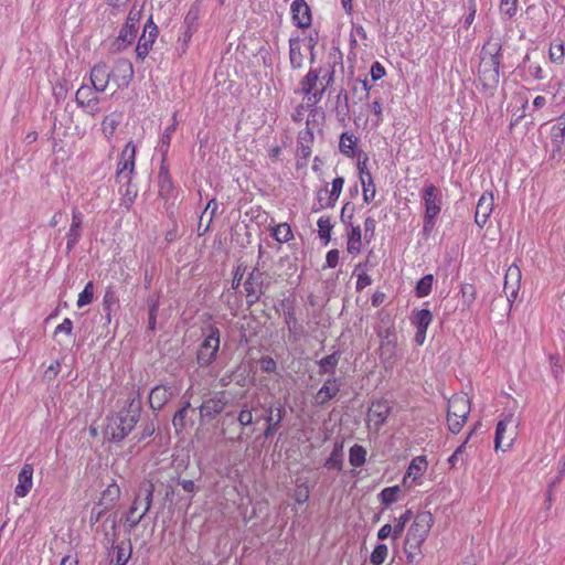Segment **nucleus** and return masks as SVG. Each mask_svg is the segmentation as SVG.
Returning <instances> with one entry per match:
<instances>
[{"label": "nucleus", "instance_id": "f257e3e1", "mask_svg": "<svg viewBox=\"0 0 565 565\" xmlns=\"http://www.w3.org/2000/svg\"><path fill=\"white\" fill-rule=\"evenodd\" d=\"M142 404L139 392L131 393L118 412L106 417L105 438L114 444L121 443L136 427L140 419Z\"/></svg>", "mask_w": 565, "mask_h": 565}, {"label": "nucleus", "instance_id": "f03ea898", "mask_svg": "<svg viewBox=\"0 0 565 565\" xmlns=\"http://www.w3.org/2000/svg\"><path fill=\"white\" fill-rule=\"evenodd\" d=\"M502 46L499 41L489 40L481 49L478 70L479 81L483 88L494 89L499 84Z\"/></svg>", "mask_w": 565, "mask_h": 565}, {"label": "nucleus", "instance_id": "7ed1b4c3", "mask_svg": "<svg viewBox=\"0 0 565 565\" xmlns=\"http://www.w3.org/2000/svg\"><path fill=\"white\" fill-rule=\"evenodd\" d=\"M433 523V514L428 511L420 512L415 516L414 522L407 531L404 546V551L409 563L414 562L419 554L420 546L426 540Z\"/></svg>", "mask_w": 565, "mask_h": 565}, {"label": "nucleus", "instance_id": "20e7f679", "mask_svg": "<svg viewBox=\"0 0 565 565\" xmlns=\"http://www.w3.org/2000/svg\"><path fill=\"white\" fill-rule=\"evenodd\" d=\"M375 332L380 339V359L384 364L392 365L397 354V333L390 316L381 318Z\"/></svg>", "mask_w": 565, "mask_h": 565}, {"label": "nucleus", "instance_id": "39448f33", "mask_svg": "<svg viewBox=\"0 0 565 565\" xmlns=\"http://www.w3.org/2000/svg\"><path fill=\"white\" fill-rule=\"evenodd\" d=\"M221 343V331L216 326H209L203 342L196 352V362L200 367L210 366L217 356Z\"/></svg>", "mask_w": 565, "mask_h": 565}, {"label": "nucleus", "instance_id": "423d86ee", "mask_svg": "<svg viewBox=\"0 0 565 565\" xmlns=\"http://www.w3.org/2000/svg\"><path fill=\"white\" fill-rule=\"evenodd\" d=\"M470 413V401L466 395H454L448 401L447 424L452 434H458Z\"/></svg>", "mask_w": 565, "mask_h": 565}, {"label": "nucleus", "instance_id": "0eeeda50", "mask_svg": "<svg viewBox=\"0 0 565 565\" xmlns=\"http://www.w3.org/2000/svg\"><path fill=\"white\" fill-rule=\"evenodd\" d=\"M320 72L316 68H310L307 75L300 81L301 92L307 99V107L316 106L323 97L326 86L320 83Z\"/></svg>", "mask_w": 565, "mask_h": 565}, {"label": "nucleus", "instance_id": "6e6552de", "mask_svg": "<svg viewBox=\"0 0 565 565\" xmlns=\"http://www.w3.org/2000/svg\"><path fill=\"white\" fill-rule=\"evenodd\" d=\"M141 492L145 493L143 498V511L138 516H135V512L138 510L139 504V495L134 500L132 504L130 505L126 516H125V523L128 525L129 530L135 529L146 516V514L149 512L152 500H153V492H154V484L152 482H147L142 486Z\"/></svg>", "mask_w": 565, "mask_h": 565}, {"label": "nucleus", "instance_id": "1a4fd4ad", "mask_svg": "<svg viewBox=\"0 0 565 565\" xmlns=\"http://www.w3.org/2000/svg\"><path fill=\"white\" fill-rule=\"evenodd\" d=\"M135 156L136 147L130 141L121 151L120 159L117 164L115 178L118 183L132 180V175L135 173Z\"/></svg>", "mask_w": 565, "mask_h": 565}, {"label": "nucleus", "instance_id": "9d476101", "mask_svg": "<svg viewBox=\"0 0 565 565\" xmlns=\"http://www.w3.org/2000/svg\"><path fill=\"white\" fill-rule=\"evenodd\" d=\"M230 399L225 392H218L212 397L203 401L199 407L200 416L202 419H214L218 415H223L227 407Z\"/></svg>", "mask_w": 565, "mask_h": 565}, {"label": "nucleus", "instance_id": "9b49d317", "mask_svg": "<svg viewBox=\"0 0 565 565\" xmlns=\"http://www.w3.org/2000/svg\"><path fill=\"white\" fill-rule=\"evenodd\" d=\"M97 93L98 92H95L93 86L90 87L84 84L75 94V100L78 107L90 116H96L100 111V108L98 107L99 98Z\"/></svg>", "mask_w": 565, "mask_h": 565}, {"label": "nucleus", "instance_id": "f8f14e48", "mask_svg": "<svg viewBox=\"0 0 565 565\" xmlns=\"http://www.w3.org/2000/svg\"><path fill=\"white\" fill-rule=\"evenodd\" d=\"M158 36V26L152 21V17L148 19L143 26V32L138 40L136 47V55L138 60H145L149 54L156 39Z\"/></svg>", "mask_w": 565, "mask_h": 565}, {"label": "nucleus", "instance_id": "ddd939ff", "mask_svg": "<svg viewBox=\"0 0 565 565\" xmlns=\"http://www.w3.org/2000/svg\"><path fill=\"white\" fill-rule=\"evenodd\" d=\"M237 419L234 412H225L217 422L220 435L227 441L236 443L243 440V430H237Z\"/></svg>", "mask_w": 565, "mask_h": 565}, {"label": "nucleus", "instance_id": "4468645a", "mask_svg": "<svg viewBox=\"0 0 565 565\" xmlns=\"http://www.w3.org/2000/svg\"><path fill=\"white\" fill-rule=\"evenodd\" d=\"M286 415V409L284 405L278 403L276 406L271 405L268 408H266V428L263 431V437L265 439H268L274 436V434L278 430L280 427L281 422L284 420Z\"/></svg>", "mask_w": 565, "mask_h": 565}, {"label": "nucleus", "instance_id": "2eb2a0df", "mask_svg": "<svg viewBox=\"0 0 565 565\" xmlns=\"http://www.w3.org/2000/svg\"><path fill=\"white\" fill-rule=\"evenodd\" d=\"M514 423L513 414L509 413L501 418L495 428V436H494V446L495 449H502L505 450L512 445V441L514 439L515 433L511 431L509 436L505 437V431L508 425H512Z\"/></svg>", "mask_w": 565, "mask_h": 565}, {"label": "nucleus", "instance_id": "dca6fc26", "mask_svg": "<svg viewBox=\"0 0 565 565\" xmlns=\"http://www.w3.org/2000/svg\"><path fill=\"white\" fill-rule=\"evenodd\" d=\"M140 19L141 9L136 10L134 7L127 17L126 23L122 25L119 32L118 40L126 44H131L137 35Z\"/></svg>", "mask_w": 565, "mask_h": 565}, {"label": "nucleus", "instance_id": "f3484780", "mask_svg": "<svg viewBox=\"0 0 565 565\" xmlns=\"http://www.w3.org/2000/svg\"><path fill=\"white\" fill-rule=\"evenodd\" d=\"M425 213L438 215L441 211V193L437 186L429 183L422 193Z\"/></svg>", "mask_w": 565, "mask_h": 565}, {"label": "nucleus", "instance_id": "a211bd4d", "mask_svg": "<svg viewBox=\"0 0 565 565\" xmlns=\"http://www.w3.org/2000/svg\"><path fill=\"white\" fill-rule=\"evenodd\" d=\"M83 218H84V216H83L82 212L77 207H74L72 210V223H71L70 230L66 234V239H67L66 252L67 253H71L73 250V248L76 246V244L82 238Z\"/></svg>", "mask_w": 565, "mask_h": 565}, {"label": "nucleus", "instance_id": "6ab92c4d", "mask_svg": "<svg viewBox=\"0 0 565 565\" xmlns=\"http://www.w3.org/2000/svg\"><path fill=\"white\" fill-rule=\"evenodd\" d=\"M390 413L391 405L388 401L381 399L373 402L367 412V420L369 423L373 422L375 429L379 430L386 422Z\"/></svg>", "mask_w": 565, "mask_h": 565}, {"label": "nucleus", "instance_id": "aec40b11", "mask_svg": "<svg viewBox=\"0 0 565 565\" xmlns=\"http://www.w3.org/2000/svg\"><path fill=\"white\" fill-rule=\"evenodd\" d=\"M111 73L106 63H97L90 71V84L95 92H105L109 84Z\"/></svg>", "mask_w": 565, "mask_h": 565}, {"label": "nucleus", "instance_id": "412c9836", "mask_svg": "<svg viewBox=\"0 0 565 565\" xmlns=\"http://www.w3.org/2000/svg\"><path fill=\"white\" fill-rule=\"evenodd\" d=\"M493 210V195L492 193L484 192L478 200L475 222L479 227H483L491 215Z\"/></svg>", "mask_w": 565, "mask_h": 565}, {"label": "nucleus", "instance_id": "4be33fe9", "mask_svg": "<svg viewBox=\"0 0 565 565\" xmlns=\"http://www.w3.org/2000/svg\"><path fill=\"white\" fill-rule=\"evenodd\" d=\"M33 465L24 463L18 475V484L15 486L14 493L19 498H24L33 487Z\"/></svg>", "mask_w": 565, "mask_h": 565}, {"label": "nucleus", "instance_id": "5701e85b", "mask_svg": "<svg viewBox=\"0 0 565 565\" xmlns=\"http://www.w3.org/2000/svg\"><path fill=\"white\" fill-rule=\"evenodd\" d=\"M111 529H113L114 533H113L111 540H109L108 542L111 544V547L116 552L115 563H116V565H127V563L130 559L131 554H132L131 542H130V540H127L126 542H121V543L115 545V540L117 536L115 520H113Z\"/></svg>", "mask_w": 565, "mask_h": 565}, {"label": "nucleus", "instance_id": "b1692460", "mask_svg": "<svg viewBox=\"0 0 565 565\" xmlns=\"http://www.w3.org/2000/svg\"><path fill=\"white\" fill-rule=\"evenodd\" d=\"M291 13L294 23L301 29L311 24V11L305 0H295L291 3Z\"/></svg>", "mask_w": 565, "mask_h": 565}, {"label": "nucleus", "instance_id": "393cba45", "mask_svg": "<svg viewBox=\"0 0 565 565\" xmlns=\"http://www.w3.org/2000/svg\"><path fill=\"white\" fill-rule=\"evenodd\" d=\"M114 76L117 78L118 87L128 86L134 77V66L127 58H119L115 63Z\"/></svg>", "mask_w": 565, "mask_h": 565}, {"label": "nucleus", "instance_id": "a878e982", "mask_svg": "<svg viewBox=\"0 0 565 565\" xmlns=\"http://www.w3.org/2000/svg\"><path fill=\"white\" fill-rule=\"evenodd\" d=\"M172 396L171 388L164 385L154 386L149 394V405L154 412L160 411Z\"/></svg>", "mask_w": 565, "mask_h": 565}, {"label": "nucleus", "instance_id": "bb28decb", "mask_svg": "<svg viewBox=\"0 0 565 565\" xmlns=\"http://www.w3.org/2000/svg\"><path fill=\"white\" fill-rule=\"evenodd\" d=\"M269 284L265 273L260 271L258 267H254L244 282V289H255V291L264 295Z\"/></svg>", "mask_w": 565, "mask_h": 565}, {"label": "nucleus", "instance_id": "cd10ccee", "mask_svg": "<svg viewBox=\"0 0 565 565\" xmlns=\"http://www.w3.org/2000/svg\"><path fill=\"white\" fill-rule=\"evenodd\" d=\"M521 282V270L518 266L512 265L508 268L504 276V292L508 297L515 298Z\"/></svg>", "mask_w": 565, "mask_h": 565}, {"label": "nucleus", "instance_id": "c85d7f7f", "mask_svg": "<svg viewBox=\"0 0 565 565\" xmlns=\"http://www.w3.org/2000/svg\"><path fill=\"white\" fill-rule=\"evenodd\" d=\"M315 140L312 128H305L299 131L297 138V154L302 159H308L311 154V147Z\"/></svg>", "mask_w": 565, "mask_h": 565}, {"label": "nucleus", "instance_id": "c756f323", "mask_svg": "<svg viewBox=\"0 0 565 565\" xmlns=\"http://www.w3.org/2000/svg\"><path fill=\"white\" fill-rule=\"evenodd\" d=\"M217 211V202L215 199L209 201L204 211L202 212L198 226V234L200 236L209 232L213 217Z\"/></svg>", "mask_w": 565, "mask_h": 565}, {"label": "nucleus", "instance_id": "7c9ffc66", "mask_svg": "<svg viewBox=\"0 0 565 565\" xmlns=\"http://www.w3.org/2000/svg\"><path fill=\"white\" fill-rule=\"evenodd\" d=\"M284 319L288 326L289 339L295 342L298 341L303 333V327L298 323L295 308L292 306L288 307V309L284 312Z\"/></svg>", "mask_w": 565, "mask_h": 565}, {"label": "nucleus", "instance_id": "2f4dec72", "mask_svg": "<svg viewBox=\"0 0 565 565\" xmlns=\"http://www.w3.org/2000/svg\"><path fill=\"white\" fill-rule=\"evenodd\" d=\"M340 391V383L335 377H329L317 393L319 404H324L333 398Z\"/></svg>", "mask_w": 565, "mask_h": 565}, {"label": "nucleus", "instance_id": "473e14b6", "mask_svg": "<svg viewBox=\"0 0 565 565\" xmlns=\"http://www.w3.org/2000/svg\"><path fill=\"white\" fill-rule=\"evenodd\" d=\"M190 412L194 411L191 408L190 402H185L184 405L174 414L172 425L177 435H180L189 423L193 424L192 419L189 418Z\"/></svg>", "mask_w": 565, "mask_h": 565}, {"label": "nucleus", "instance_id": "72a5a7b5", "mask_svg": "<svg viewBox=\"0 0 565 565\" xmlns=\"http://www.w3.org/2000/svg\"><path fill=\"white\" fill-rule=\"evenodd\" d=\"M427 466L428 463L425 456L415 457L407 468V471L403 478V483L407 484L409 478H413V480H415L416 478L422 476L426 471Z\"/></svg>", "mask_w": 565, "mask_h": 565}, {"label": "nucleus", "instance_id": "f704fd0d", "mask_svg": "<svg viewBox=\"0 0 565 565\" xmlns=\"http://www.w3.org/2000/svg\"><path fill=\"white\" fill-rule=\"evenodd\" d=\"M120 497V488L116 483L109 484L103 492L98 501V507L111 510Z\"/></svg>", "mask_w": 565, "mask_h": 565}, {"label": "nucleus", "instance_id": "c9c22d12", "mask_svg": "<svg viewBox=\"0 0 565 565\" xmlns=\"http://www.w3.org/2000/svg\"><path fill=\"white\" fill-rule=\"evenodd\" d=\"M344 185V178L343 177H337L332 181V188L329 191L328 189L324 190V195H327V201L324 204H321L322 209L333 207L335 202L338 201L342 189Z\"/></svg>", "mask_w": 565, "mask_h": 565}, {"label": "nucleus", "instance_id": "e433bc0d", "mask_svg": "<svg viewBox=\"0 0 565 565\" xmlns=\"http://www.w3.org/2000/svg\"><path fill=\"white\" fill-rule=\"evenodd\" d=\"M289 61L294 70L301 68L303 65V54L301 53V40L291 38L289 40Z\"/></svg>", "mask_w": 565, "mask_h": 565}, {"label": "nucleus", "instance_id": "4c0bfd02", "mask_svg": "<svg viewBox=\"0 0 565 565\" xmlns=\"http://www.w3.org/2000/svg\"><path fill=\"white\" fill-rule=\"evenodd\" d=\"M356 145L358 138L353 134L345 131L340 136L339 150L342 154L353 158L356 152Z\"/></svg>", "mask_w": 565, "mask_h": 565}, {"label": "nucleus", "instance_id": "58836bf2", "mask_svg": "<svg viewBox=\"0 0 565 565\" xmlns=\"http://www.w3.org/2000/svg\"><path fill=\"white\" fill-rule=\"evenodd\" d=\"M324 468L341 470L343 467V444L335 443L330 456L324 461Z\"/></svg>", "mask_w": 565, "mask_h": 565}, {"label": "nucleus", "instance_id": "ea45409f", "mask_svg": "<svg viewBox=\"0 0 565 565\" xmlns=\"http://www.w3.org/2000/svg\"><path fill=\"white\" fill-rule=\"evenodd\" d=\"M172 119H173V122L164 129V131L161 136V140L157 147V149L161 152L163 159L168 154L172 136L174 135V132L177 130L178 121H177L175 113L173 114Z\"/></svg>", "mask_w": 565, "mask_h": 565}, {"label": "nucleus", "instance_id": "a19ab883", "mask_svg": "<svg viewBox=\"0 0 565 565\" xmlns=\"http://www.w3.org/2000/svg\"><path fill=\"white\" fill-rule=\"evenodd\" d=\"M433 321V313L429 309L414 310L411 317V323L416 329H428Z\"/></svg>", "mask_w": 565, "mask_h": 565}, {"label": "nucleus", "instance_id": "79ce46f5", "mask_svg": "<svg viewBox=\"0 0 565 565\" xmlns=\"http://www.w3.org/2000/svg\"><path fill=\"white\" fill-rule=\"evenodd\" d=\"M340 361V352L335 351L330 355L322 358L319 362V374H334L335 367Z\"/></svg>", "mask_w": 565, "mask_h": 565}, {"label": "nucleus", "instance_id": "37998d69", "mask_svg": "<svg viewBox=\"0 0 565 565\" xmlns=\"http://www.w3.org/2000/svg\"><path fill=\"white\" fill-rule=\"evenodd\" d=\"M335 113L340 121H345L350 116L349 96L344 89H341L337 96Z\"/></svg>", "mask_w": 565, "mask_h": 565}, {"label": "nucleus", "instance_id": "c03bdc74", "mask_svg": "<svg viewBox=\"0 0 565 565\" xmlns=\"http://www.w3.org/2000/svg\"><path fill=\"white\" fill-rule=\"evenodd\" d=\"M349 226L351 227V230L348 233L347 249L350 254H359L361 252V242H362L361 227L359 225L353 226L352 224Z\"/></svg>", "mask_w": 565, "mask_h": 565}, {"label": "nucleus", "instance_id": "a18cd8bd", "mask_svg": "<svg viewBox=\"0 0 565 565\" xmlns=\"http://www.w3.org/2000/svg\"><path fill=\"white\" fill-rule=\"evenodd\" d=\"M119 299L113 287H108L103 298V311L107 323L111 321V310L117 306Z\"/></svg>", "mask_w": 565, "mask_h": 565}, {"label": "nucleus", "instance_id": "49530a36", "mask_svg": "<svg viewBox=\"0 0 565 565\" xmlns=\"http://www.w3.org/2000/svg\"><path fill=\"white\" fill-rule=\"evenodd\" d=\"M254 408L248 405V403H243L239 412L236 415V419L238 422V425L241 426V430L244 431V429L254 423V415H253Z\"/></svg>", "mask_w": 565, "mask_h": 565}, {"label": "nucleus", "instance_id": "de8ad7c7", "mask_svg": "<svg viewBox=\"0 0 565 565\" xmlns=\"http://www.w3.org/2000/svg\"><path fill=\"white\" fill-rule=\"evenodd\" d=\"M366 450L363 446L354 444L349 450V461L353 467H361L365 463Z\"/></svg>", "mask_w": 565, "mask_h": 565}, {"label": "nucleus", "instance_id": "09e8293b", "mask_svg": "<svg viewBox=\"0 0 565 565\" xmlns=\"http://www.w3.org/2000/svg\"><path fill=\"white\" fill-rule=\"evenodd\" d=\"M399 492H401L399 486H393V487L384 488L379 493L377 497L382 504H384L385 507H388L392 503L397 501V497H398Z\"/></svg>", "mask_w": 565, "mask_h": 565}, {"label": "nucleus", "instance_id": "8fccbe9b", "mask_svg": "<svg viewBox=\"0 0 565 565\" xmlns=\"http://www.w3.org/2000/svg\"><path fill=\"white\" fill-rule=\"evenodd\" d=\"M131 181L132 180L121 182L125 185V191L122 192L121 204L125 205L126 209H128V210L131 207V205L134 204V202L138 195V190L131 183Z\"/></svg>", "mask_w": 565, "mask_h": 565}, {"label": "nucleus", "instance_id": "3c124183", "mask_svg": "<svg viewBox=\"0 0 565 565\" xmlns=\"http://www.w3.org/2000/svg\"><path fill=\"white\" fill-rule=\"evenodd\" d=\"M434 282V276L431 274L425 275L419 279L415 287V294L418 298L426 297L430 294Z\"/></svg>", "mask_w": 565, "mask_h": 565}, {"label": "nucleus", "instance_id": "603ef678", "mask_svg": "<svg viewBox=\"0 0 565 565\" xmlns=\"http://www.w3.org/2000/svg\"><path fill=\"white\" fill-rule=\"evenodd\" d=\"M198 20H199V8L196 6H192L185 18H184V25L185 29H188V35L192 36L193 33L198 29Z\"/></svg>", "mask_w": 565, "mask_h": 565}, {"label": "nucleus", "instance_id": "864d4df0", "mask_svg": "<svg viewBox=\"0 0 565 565\" xmlns=\"http://www.w3.org/2000/svg\"><path fill=\"white\" fill-rule=\"evenodd\" d=\"M565 131L561 127H553L552 134V158L561 157L562 145L564 142Z\"/></svg>", "mask_w": 565, "mask_h": 565}, {"label": "nucleus", "instance_id": "5fc2aeb1", "mask_svg": "<svg viewBox=\"0 0 565 565\" xmlns=\"http://www.w3.org/2000/svg\"><path fill=\"white\" fill-rule=\"evenodd\" d=\"M173 185L168 173V170L164 168L160 169L159 172V193L161 196H168L172 192Z\"/></svg>", "mask_w": 565, "mask_h": 565}, {"label": "nucleus", "instance_id": "6e6d98bb", "mask_svg": "<svg viewBox=\"0 0 565 565\" xmlns=\"http://www.w3.org/2000/svg\"><path fill=\"white\" fill-rule=\"evenodd\" d=\"M273 236L279 243H287L294 237L291 228L287 223L277 225L274 228Z\"/></svg>", "mask_w": 565, "mask_h": 565}, {"label": "nucleus", "instance_id": "4d7b16f0", "mask_svg": "<svg viewBox=\"0 0 565 565\" xmlns=\"http://www.w3.org/2000/svg\"><path fill=\"white\" fill-rule=\"evenodd\" d=\"M119 125V118L115 115H107L102 121V130L107 138L113 137Z\"/></svg>", "mask_w": 565, "mask_h": 565}, {"label": "nucleus", "instance_id": "13d9d810", "mask_svg": "<svg viewBox=\"0 0 565 565\" xmlns=\"http://www.w3.org/2000/svg\"><path fill=\"white\" fill-rule=\"evenodd\" d=\"M318 228H319V236L321 239L324 241V243H329L330 238H331V230H332V224H331V220L330 217L328 216H322L318 220Z\"/></svg>", "mask_w": 565, "mask_h": 565}, {"label": "nucleus", "instance_id": "bf43d9fd", "mask_svg": "<svg viewBox=\"0 0 565 565\" xmlns=\"http://www.w3.org/2000/svg\"><path fill=\"white\" fill-rule=\"evenodd\" d=\"M387 554V546L385 544H377L370 556V563L372 565H382L386 559Z\"/></svg>", "mask_w": 565, "mask_h": 565}, {"label": "nucleus", "instance_id": "052dcab7", "mask_svg": "<svg viewBox=\"0 0 565 565\" xmlns=\"http://www.w3.org/2000/svg\"><path fill=\"white\" fill-rule=\"evenodd\" d=\"M94 297V284L88 281L83 291L78 295L77 307L83 308L93 301Z\"/></svg>", "mask_w": 565, "mask_h": 565}, {"label": "nucleus", "instance_id": "680f3d73", "mask_svg": "<svg viewBox=\"0 0 565 565\" xmlns=\"http://www.w3.org/2000/svg\"><path fill=\"white\" fill-rule=\"evenodd\" d=\"M412 518V511L406 510L397 520L393 526V541H396L403 533L406 523Z\"/></svg>", "mask_w": 565, "mask_h": 565}, {"label": "nucleus", "instance_id": "e2e57ef3", "mask_svg": "<svg viewBox=\"0 0 565 565\" xmlns=\"http://www.w3.org/2000/svg\"><path fill=\"white\" fill-rule=\"evenodd\" d=\"M362 192H363V201L366 204H370L376 194V189L373 179H366V181L362 180Z\"/></svg>", "mask_w": 565, "mask_h": 565}, {"label": "nucleus", "instance_id": "0e129e2a", "mask_svg": "<svg viewBox=\"0 0 565 565\" xmlns=\"http://www.w3.org/2000/svg\"><path fill=\"white\" fill-rule=\"evenodd\" d=\"M156 431V424L153 420H149L141 426V431L134 436L137 443L143 441L146 438L151 437Z\"/></svg>", "mask_w": 565, "mask_h": 565}, {"label": "nucleus", "instance_id": "69168bd1", "mask_svg": "<svg viewBox=\"0 0 565 565\" xmlns=\"http://www.w3.org/2000/svg\"><path fill=\"white\" fill-rule=\"evenodd\" d=\"M309 494H310L309 487L305 483H301V484H297L294 498L298 504H302L308 501Z\"/></svg>", "mask_w": 565, "mask_h": 565}, {"label": "nucleus", "instance_id": "338daca9", "mask_svg": "<svg viewBox=\"0 0 565 565\" xmlns=\"http://www.w3.org/2000/svg\"><path fill=\"white\" fill-rule=\"evenodd\" d=\"M376 221L372 216H367L364 221V238L367 243L375 237Z\"/></svg>", "mask_w": 565, "mask_h": 565}, {"label": "nucleus", "instance_id": "774afa93", "mask_svg": "<svg viewBox=\"0 0 565 565\" xmlns=\"http://www.w3.org/2000/svg\"><path fill=\"white\" fill-rule=\"evenodd\" d=\"M518 0H501L500 9L501 12L512 18L516 13Z\"/></svg>", "mask_w": 565, "mask_h": 565}]
</instances>
